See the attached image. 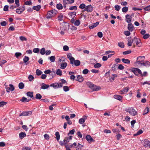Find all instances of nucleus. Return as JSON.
Here are the masks:
<instances>
[{
	"label": "nucleus",
	"instance_id": "1",
	"mask_svg": "<svg viewBox=\"0 0 150 150\" xmlns=\"http://www.w3.org/2000/svg\"><path fill=\"white\" fill-rule=\"evenodd\" d=\"M87 85L93 91H98L101 89L100 87L93 84L90 82H88Z\"/></svg>",
	"mask_w": 150,
	"mask_h": 150
},
{
	"label": "nucleus",
	"instance_id": "2",
	"mask_svg": "<svg viewBox=\"0 0 150 150\" xmlns=\"http://www.w3.org/2000/svg\"><path fill=\"white\" fill-rule=\"evenodd\" d=\"M125 111L128 112L131 115L134 116L137 114V112L132 107H129L125 109Z\"/></svg>",
	"mask_w": 150,
	"mask_h": 150
},
{
	"label": "nucleus",
	"instance_id": "3",
	"mask_svg": "<svg viewBox=\"0 0 150 150\" xmlns=\"http://www.w3.org/2000/svg\"><path fill=\"white\" fill-rule=\"evenodd\" d=\"M57 11L55 9L49 11L48 12L46 16V18L47 19L50 18L54 16L57 13Z\"/></svg>",
	"mask_w": 150,
	"mask_h": 150
},
{
	"label": "nucleus",
	"instance_id": "4",
	"mask_svg": "<svg viewBox=\"0 0 150 150\" xmlns=\"http://www.w3.org/2000/svg\"><path fill=\"white\" fill-rule=\"evenodd\" d=\"M129 70L131 72H133L136 76H138L139 74H142V71L138 68H132V69H129Z\"/></svg>",
	"mask_w": 150,
	"mask_h": 150
},
{
	"label": "nucleus",
	"instance_id": "5",
	"mask_svg": "<svg viewBox=\"0 0 150 150\" xmlns=\"http://www.w3.org/2000/svg\"><path fill=\"white\" fill-rule=\"evenodd\" d=\"M70 63L72 67H74V66H78L81 64V62L79 60H75L74 58L71 60Z\"/></svg>",
	"mask_w": 150,
	"mask_h": 150
},
{
	"label": "nucleus",
	"instance_id": "6",
	"mask_svg": "<svg viewBox=\"0 0 150 150\" xmlns=\"http://www.w3.org/2000/svg\"><path fill=\"white\" fill-rule=\"evenodd\" d=\"M132 42L133 44L136 43L138 47H140L142 45L140 40L135 37H134L133 39Z\"/></svg>",
	"mask_w": 150,
	"mask_h": 150
},
{
	"label": "nucleus",
	"instance_id": "7",
	"mask_svg": "<svg viewBox=\"0 0 150 150\" xmlns=\"http://www.w3.org/2000/svg\"><path fill=\"white\" fill-rule=\"evenodd\" d=\"M25 8L24 5L20 6L16 10V11L17 13L18 14L22 13L25 10Z\"/></svg>",
	"mask_w": 150,
	"mask_h": 150
},
{
	"label": "nucleus",
	"instance_id": "8",
	"mask_svg": "<svg viewBox=\"0 0 150 150\" xmlns=\"http://www.w3.org/2000/svg\"><path fill=\"white\" fill-rule=\"evenodd\" d=\"M69 25L68 23H64L62 25V27H60V29L63 30H67L69 29Z\"/></svg>",
	"mask_w": 150,
	"mask_h": 150
},
{
	"label": "nucleus",
	"instance_id": "9",
	"mask_svg": "<svg viewBox=\"0 0 150 150\" xmlns=\"http://www.w3.org/2000/svg\"><path fill=\"white\" fill-rule=\"evenodd\" d=\"M143 144L145 147L150 148V141L147 139H145L143 142Z\"/></svg>",
	"mask_w": 150,
	"mask_h": 150
},
{
	"label": "nucleus",
	"instance_id": "10",
	"mask_svg": "<svg viewBox=\"0 0 150 150\" xmlns=\"http://www.w3.org/2000/svg\"><path fill=\"white\" fill-rule=\"evenodd\" d=\"M32 111H23L20 115L19 116L30 115L32 114Z\"/></svg>",
	"mask_w": 150,
	"mask_h": 150
},
{
	"label": "nucleus",
	"instance_id": "11",
	"mask_svg": "<svg viewBox=\"0 0 150 150\" xmlns=\"http://www.w3.org/2000/svg\"><path fill=\"white\" fill-rule=\"evenodd\" d=\"M145 57L144 56H139L137 57V60L136 62V63L139 64L141 63L144 60Z\"/></svg>",
	"mask_w": 150,
	"mask_h": 150
},
{
	"label": "nucleus",
	"instance_id": "12",
	"mask_svg": "<svg viewBox=\"0 0 150 150\" xmlns=\"http://www.w3.org/2000/svg\"><path fill=\"white\" fill-rule=\"evenodd\" d=\"M132 17L129 14H127L125 16V20L127 23H130L132 21Z\"/></svg>",
	"mask_w": 150,
	"mask_h": 150
},
{
	"label": "nucleus",
	"instance_id": "13",
	"mask_svg": "<svg viewBox=\"0 0 150 150\" xmlns=\"http://www.w3.org/2000/svg\"><path fill=\"white\" fill-rule=\"evenodd\" d=\"M9 87H8L6 89L7 92L8 93L10 91H13L14 90V87L13 85L10 84L9 85Z\"/></svg>",
	"mask_w": 150,
	"mask_h": 150
},
{
	"label": "nucleus",
	"instance_id": "14",
	"mask_svg": "<svg viewBox=\"0 0 150 150\" xmlns=\"http://www.w3.org/2000/svg\"><path fill=\"white\" fill-rule=\"evenodd\" d=\"M129 89V88L128 87L124 88L123 89L121 90L120 91V93L121 94H123L125 93H126L128 92Z\"/></svg>",
	"mask_w": 150,
	"mask_h": 150
},
{
	"label": "nucleus",
	"instance_id": "15",
	"mask_svg": "<svg viewBox=\"0 0 150 150\" xmlns=\"http://www.w3.org/2000/svg\"><path fill=\"white\" fill-rule=\"evenodd\" d=\"M86 139L88 142L89 143L94 142V140L91 137V136L89 135H86Z\"/></svg>",
	"mask_w": 150,
	"mask_h": 150
},
{
	"label": "nucleus",
	"instance_id": "16",
	"mask_svg": "<svg viewBox=\"0 0 150 150\" xmlns=\"http://www.w3.org/2000/svg\"><path fill=\"white\" fill-rule=\"evenodd\" d=\"M86 119H87V117L85 115L83 116L82 118L79 119V122L81 124H83Z\"/></svg>",
	"mask_w": 150,
	"mask_h": 150
},
{
	"label": "nucleus",
	"instance_id": "17",
	"mask_svg": "<svg viewBox=\"0 0 150 150\" xmlns=\"http://www.w3.org/2000/svg\"><path fill=\"white\" fill-rule=\"evenodd\" d=\"M127 28L129 31L132 32L134 30V26L132 23H129L127 26Z\"/></svg>",
	"mask_w": 150,
	"mask_h": 150
},
{
	"label": "nucleus",
	"instance_id": "18",
	"mask_svg": "<svg viewBox=\"0 0 150 150\" xmlns=\"http://www.w3.org/2000/svg\"><path fill=\"white\" fill-rule=\"evenodd\" d=\"M99 24L98 22H97L96 23L92 24L89 26V28L90 29H91L94 28L95 27L97 26Z\"/></svg>",
	"mask_w": 150,
	"mask_h": 150
},
{
	"label": "nucleus",
	"instance_id": "19",
	"mask_svg": "<svg viewBox=\"0 0 150 150\" xmlns=\"http://www.w3.org/2000/svg\"><path fill=\"white\" fill-rule=\"evenodd\" d=\"M84 80L83 78L81 75H78L76 80L80 82H82Z\"/></svg>",
	"mask_w": 150,
	"mask_h": 150
},
{
	"label": "nucleus",
	"instance_id": "20",
	"mask_svg": "<svg viewBox=\"0 0 150 150\" xmlns=\"http://www.w3.org/2000/svg\"><path fill=\"white\" fill-rule=\"evenodd\" d=\"M87 12H91L93 10V7L91 5H88L86 6Z\"/></svg>",
	"mask_w": 150,
	"mask_h": 150
},
{
	"label": "nucleus",
	"instance_id": "21",
	"mask_svg": "<svg viewBox=\"0 0 150 150\" xmlns=\"http://www.w3.org/2000/svg\"><path fill=\"white\" fill-rule=\"evenodd\" d=\"M49 85L48 84H46L45 83H43L41 84V89H45L48 88L49 87Z\"/></svg>",
	"mask_w": 150,
	"mask_h": 150
},
{
	"label": "nucleus",
	"instance_id": "22",
	"mask_svg": "<svg viewBox=\"0 0 150 150\" xmlns=\"http://www.w3.org/2000/svg\"><path fill=\"white\" fill-rule=\"evenodd\" d=\"M50 86L54 88H58L59 83H52L50 85Z\"/></svg>",
	"mask_w": 150,
	"mask_h": 150
},
{
	"label": "nucleus",
	"instance_id": "23",
	"mask_svg": "<svg viewBox=\"0 0 150 150\" xmlns=\"http://www.w3.org/2000/svg\"><path fill=\"white\" fill-rule=\"evenodd\" d=\"M41 6L40 5H38L36 6H34L33 7V9L36 11H38L41 8Z\"/></svg>",
	"mask_w": 150,
	"mask_h": 150
},
{
	"label": "nucleus",
	"instance_id": "24",
	"mask_svg": "<svg viewBox=\"0 0 150 150\" xmlns=\"http://www.w3.org/2000/svg\"><path fill=\"white\" fill-rule=\"evenodd\" d=\"M31 100V99H28L24 97H23L22 98V99L20 100V101H22V102L26 103L28 102L29 101Z\"/></svg>",
	"mask_w": 150,
	"mask_h": 150
},
{
	"label": "nucleus",
	"instance_id": "25",
	"mask_svg": "<svg viewBox=\"0 0 150 150\" xmlns=\"http://www.w3.org/2000/svg\"><path fill=\"white\" fill-rule=\"evenodd\" d=\"M113 97L114 98L120 101L122 100V97L120 95H115Z\"/></svg>",
	"mask_w": 150,
	"mask_h": 150
},
{
	"label": "nucleus",
	"instance_id": "26",
	"mask_svg": "<svg viewBox=\"0 0 150 150\" xmlns=\"http://www.w3.org/2000/svg\"><path fill=\"white\" fill-rule=\"evenodd\" d=\"M27 95L29 97L34 99L33 94V92L29 91L27 92L26 93Z\"/></svg>",
	"mask_w": 150,
	"mask_h": 150
},
{
	"label": "nucleus",
	"instance_id": "27",
	"mask_svg": "<svg viewBox=\"0 0 150 150\" xmlns=\"http://www.w3.org/2000/svg\"><path fill=\"white\" fill-rule=\"evenodd\" d=\"M60 66V68L62 69H64L67 66V64L66 62L62 63L61 64Z\"/></svg>",
	"mask_w": 150,
	"mask_h": 150
},
{
	"label": "nucleus",
	"instance_id": "28",
	"mask_svg": "<svg viewBox=\"0 0 150 150\" xmlns=\"http://www.w3.org/2000/svg\"><path fill=\"white\" fill-rule=\"evenodd\" d=\"M122 61L125 64H129L130 63V60L127 59L122 58Z\"/></svg>",
	"mask_w": 150,
	"mask_h": 150
},
{
	"label": "nucleus",
	"instance_id": "29",
	"mask_svg": "<svg viewBox=\"0 0 150 150\" xmlns=\"http://www.w3.org/2000/svg\"><path fill=\"white\" fill-rule=\"evenodd\" d=\"M26 136V134L25 132H21L19 134V138L21 139H23L24 137Z\"/></svg>",
	"mask_w": 150,
	"mask_h": 150
},
{
	"label": "nucleus",
	"instance_id": "30",
	"mask_svg": "<svg viewBox=\"0 0 150 150\" xmlns=\"http://www.w3.org/2000/svg\"><path fill=\"white\" fill-rule=\"evenodd\" d=\"M76 12L75 11H74L72 12L69 13L68 14V15L69 16L72 18H74L76 16Z\"/></svg>",
	"mask_w": 150,
	"mask_h": 150
},
{
	"label": "nucleus",
	"instance_id": "31",
	"mask_svg": "<svg viewBox=\"0 0 150 150\" xmlns=\"http://www.w3.org/2000/svg\"><path fill=\"white\" fill-rule=\"evenodd\" d=\"M56 8L58 10H61L63 8V7L62 4L59 3L57 4Z\"/></svg>",
	"mask_w": 150,
	"mask_h": 150
},
{
	"label": "nucleus",
	"instance_id": "32",
	"mask_svg": "<svg viewBox=\"0 0 150 150\" xmlns=\"http://www.w3.org/2000/svg\"><path fill=\"white\" fill-rule=\"evenodd\" d=\"M48 59L51 62H53L55 61V58L54 56H52L50 57H49Z\"/></svg>",
	"mask_w": 150,
	"mask_h": 150
},
{
	"label": "nucleus",
	"instance_id": "33",
	"mask_svg": "<svg viewBox=\"0 0 150 150\" xmlns=\"http://www.w3.org/2000/svg\"><path fill=\"white\" fill-rule=\"evenodd\" d=\"M29 60V58L27 56H25L23 59V61L24 63H26V64H26V62Z\"/></svg>",
	"mask_w": 150,
	"mask_h": 150
},
{
	"label": "nucleus",
	"instance_id": "34",
	"mask_svg": "<svg viewBox=\"0 0 150 150\" xmlns=\"http://www.w3.org/2000/svg\"><path fill=\"white\" fill-rule=\"evenodd\" d=\"M19 88L20 89H23L24 87V84L23 82H20L18 84Z\"/></svg>",
	"mask_w": 150,
	"mask_h": 150
},
{
	"label": "nucleus",
	"instance_id": "35",
	"mask_svg": "<svg viewBox=\"0 0 150 150\" xmlns=\"http://www.w3.org/2000/svg\"><path fill=\"white\" fill-rule=\"evenodd\" d=\"M55 135L56 136V139L57 141H58L60 139V135L59 133V132H57L55 133Z\"/></svg>",
	"mask_w": 150,
	"mask_h": 150
},
{
	"label": "nucleus",
	"instance_id": "36",
	"mask_svg": "<svg viewBox=\"0 0 150 150\" xmlns=\"http://www.w3.org/2000/svg\"><path fill=\"white\" fill-rule=\"evenodd\" d=\"M42 73V71L39 69H37L36 71V74L37 75L40 76Z\"/></svg>",
	"mask_w": 150,
	"mask_h": 150
},
{
	"label": "nucleus",
	"instance_id": "37",
	"mask_svg": "<svg viewBox=\"0 0 150 150\" xmlns=\"http://www.w3.org/2000/svg\"><path fill=\"white\" fill-rule=\"evenodd\" d=\"M67 56L68 58L69 59L70 62L74 58V57L72 56L71 54V53H69L67 54Z\"/></svg>",
	"mask_w": 150,
	"mask_h": 150
},
{
	"label": "nucleus",
	"instance_id": "38",
	"mask_svg": "<svg viewBox=\"0 0 150 150\" xmlns=\"http://www.w3.org/2000/svg\"><path fill=\"white\" fill-rule=\"evenodd\" d=\"M143 132L142 130L140 129L136 133L134 134V136H137L138 135H139L143 133Z\"/></svg>",
	"mask_w": 150,
	"mask_h": 150
},
{
	"label": "nucleus",
	"instance_id": "39",
	"mask_svg": "<svg viewBox=\"0 0 150 150\" xmlns=\"http://www.w3.org/2000/svg\"><path fill=\"white\" fill-rule=\"evenodd\" d=\"M68 0H63V4L64 8L66 7V4H68Z\"/></svg>",
	"mask_w": 150,
	"mask_h": 150
},
{
	"label": "nucleus",
	"instance_id": "40",
	"mask_svg": "<svg viewBox=\"0 0 150 150\" xmlns=\"http://www.w3.org/2000/svg\"><path fill=\"white\" fill-rule=\"evenodd\" d=\"M83 146L78 143V145L76 147V150H81V149Z\"/></svg>",
	"mask_w": 150,
	"mask_h": 150
},
{
	"label": "nucleus",
	"instance_id": "41",
	"mask_svg": "<svg viewBox=\"0 0 150 150\" xmlns=\"http://www.w3.org/2000/svg\"><path fill=\"white\" fill-rule=\"evenodd\" d=\"M56 74L59 76L62 75V71L59 69H58L56 72Z\"/></svg>",
	"mask_w": 150,
	"mask_h": 150
},
{
	"label": "nucleus",
	"instance_id": "42",
	"mask_svg": "<svg viewBox=\"0 0 150 150\" xmlns=\"http://www.w3.org/2000/svg\"><path fill=\"white\" fill-rule=\"evenodd\" d=\"M101 66L102 65L101 64L98 63L94 64V67L96 68H98L101 67Z\"/></svg>",
	"mask_w": 150,
	"mask_h": 150
},
{
	"label": "nucleus",
	"instance_id": "43",
	"mask_svg": "<svg viewBox=\"0 0 150 150\" xmlns=\"http://www.w3.org/2000/svg\"><path fill=\"white\" fill-rule=\"evenodd\" d=\"M42 97V96L40 93H37L35 95V98L37 99H40Z\"/></svg>",
	"mask_w": 150,
	"mask_h": 150
},
{
	"label": "nucleus",
	"instance_id": "44",
	"mask_svg": "<svg viewBox=\"0 0 150 150\" xmlns=\"http://www.w3.org/2000/svg\"><path fill=\"white\" fill-rule=\"evenodd\" d=\"M128 7L125 6L122 8V11L123 12L126 13L128 11Z\"/></svg>",
	"mask_w": 150,
	"mask_h": 150
},
{
	"label": "nucleus",
	"instance_id": "45",
	"mask_svg": "<svg viewBox=\"0 0 150 150\" xmlns=\"http://www.w3.org/2000/svg\"><path fill=\"white\" fill-rule=\"evenodd\" d=\"M70 10H74L76 11L77 10V7L76 6H71L69 8Z\"/></svg>",
	"mask_w": 150,
	"mask_h": 150
},
{
	"label": "nucleus",
	"instance_id": "46",
	"mask_svg": "<svg viewBox=\"0 0 150 150\" xmlns=\"http://www.w3.org/2000/svg\"><path fill=\"white\" fill-rule=\"evenodd\" d=\"M40 53L42 55H44L45 53V48H42L40 50Z\"/></svg>",
	"mask_w": 150,
	"mask_h": 150
},
{
	"label": "nucleus",
	"instance_id": "47",
	"mask_svg": "<svg viewBox=\"0 0 150 150\" xmlns=\"http://www.w3.org/2000/svg\"><path fill=\"white\" fill-rule=\"evenodd\" d=\"M63 89L65 92H67L69 91V87L67 86H64L63 87Z\"/></svg>",
	"mask_w": 150,
	"mask_h": 150
},
{
	"label": "nucleus",
	"instance_id": "48",
	"mask_svg": "<svg viewBox=\"0 0 150 150\" xmlns=\"http://www.w3.org/2000/svg\"><path fill=\"white\" fill-rule=\"evenodd\" d=\"M74 23L75 25L78 26L80 24V22L79 20H77L75 21Z\"/></svg>",
	"mask_w": 150,
	"mask_h": 150
},
{
	"label": "nucleus",
	"instance_id": "49",
	"mask_svg": "<svg viewBox=\"0 0 150 150\" xmlns=\"http://www.w3.org/2000/svg\"><path fill=\"white\" fill-rule=\"evenodd\" d=\"M21 55H22V54L21 53L18 52H17L15 54V56H16V58H18L20 56H21Z\"/></svg>",
	"mask_w": 150,
	"mask_h": 150
},
{
	"label": "nucleus",
	"instance_id": "50",
	"mask_svg": "<svg viewBox=\"0 0 150 150\" xmlns=\"http://www.w3.org/2000/svg\"><path fill=\"white\" fill-rule=\"evenodd\" d=\"M150 36V35L149 34H145L144 35L143 38L144 39H146L148 38Z\"/></svg>",
	"mask_w": 150,
	"mask_h": 150
},
{
	"label": "nucleus",
	"instance_id": "51",
	"mask_svg": "<svg viewBox=\"0 0 150 150\" xmlns=\"http://www.w3.org/2000/svg\"><path fill=\"white\" fill-rule=\"evenodd\" d=\"M28 79L29 81H31L34 80V77L32 75H30L28 77Z\"/></svg>",
	"mask_w": 150,
	"mask_h": 150
},
{
	"label": "nucleus",
	"instance_id": "52",
	"mask_svg": "<svg viewBox=\"0 0 150 150\" xmlns=\"http://www.w3.org/2000/svg\"><path fill=\"white\" fill-rule=\"evenodd\" d=\"M149 112V109L148 107L146 108L144 110V115L147 114Z\"/></svg>",
	"mask_w": 150,
	"mask_h": 150
},
{
	"label": "nucleus",
	"instance_id": "53",
	"mask_svg": "<svg viewBox=\"0 0 150 150\" xmlns=\"http://www.w3.org/2000/svg\"><path fill=\"white\" fill-rule=\"evenodd\" d=\"M118 45L119 47L121 48H124L125 47L124 44L122 42H120L118 43Z\"/></svg>",
	"mask_w": 150,
	"mask_h": 150
},
{
	"label": "nucleus",
	"instance_id": "54",
	"mask_svg": "<svg viewBox=\"0 0 150 150\" xmlns=\"http://www.w3.org/2000/svg\"><path fill=\"white\" fill-rule=\"evenodd\" d=\"M132 51L131 50H129L125 51L123 52V54L124 55H126L130 54L131 53Z\"/></svg>",
	"mask_w": 150,
	"mask_h": 150
},
{
	"label": "nucleus",
	"instance_id": "55",
	"mask_svg": "<svg viewBox=\"0 0 150 150\" xmlns=\"http://www.w3.org/2000/svg\"><path fill=\"white\" fill-rule=\"evenodd\" d=\"M86 6V5L84 4H81L79 6V8H80L83 9L85 8Z\"/></svg>",
	"mask_w": 150,
	"mask_h": 150
},
{
	"label": "nucleus",
	"instance_id": "56",
	"mask_svg": "<svg viewBox=\"0 0 150 150\" xmlns=\"http://www.w3.org/2000/svg\"><path fill=\"white\" fill-rule=\"evenodd\" d=\"M124 68V67L121 64H119L118 69L120 70H122Z\"/></svg>",
	"mask_w": 150,
	"mask_h": 150
},
{
	"label": "nucleus",
	"instance_id": "57",
	"mask_svg": "<svg viewBox=\"0 0 150 150\" xmlns=\"http://www.w3.org/2000/svg\"><path fill=\"white\" fill-rule=\"evenodd\" d=\"M20 39L22 41H27V38L24 37V36H21L20 37Z\"/></svg>",
	"mask_w": 150,
	"mask_h": 150
},
{
	"label": "nucleus",
	"instance_id": "58",
	"mask_svg": "<svg viewBox=\"0 0 150 150\" xmlns=\"http://www.w3.org/2000/svg\"><path fill=\"white\" fill-rule=\"evenodd\" d=\"M88 70L87 69H86L83 71L82 73L84 74H86L88 73Z\"/></svg>",
	"mask_w": 150,
	"mask_h": 150
},
{
	"label": "nucleus",
	"instance_id": "59",
	"mask_svg": "<svg viewBox=\"0 0 150 150\" xmlns=\"http://www.w3.org/2000/svg\"><path fill=\"white\" fill-rule=\"evenodd\" d=\"M124 34L127 36H129L130 34V33L129 31H125L124 32Z\"/></svg>",
	"mask_w": 150,
	"mask_h": 150
},
{
	"label": "nucleus",
	"instance_id": "60",
	"mask_svg": "<svg viewBox=\"0 0 150 150\" xmlns=\"http://www.w3.org/2000/svg\"><path fill=\"white\" fill-rule=\"evenodd\" d=\"M32 4V3L31 1H27L24 3V4L26 5H31Z\"/></svg>",
	"mask_w": 150,
	"mask_h": 150
},
{
	"label": "nucleus",
	"instance_id": "61",
	"mask_svg": "<svg viewBox=\"0 0 150 150\" xmlns=\"http://www.w3.org/2000/svg\"><path fill=\"white\" fill-rule=\"evenodd\" d=\"M144 9L145 11H149L150 10V5L144 8Z\"/></svg>",
	"mask_w": 150,
	"mask_h": 150
},
{
	"label": "nucleus",
	"instance_id": "62",
	"mask_svg": "<svg viewBox=\"0 0 150 150\" xmlns=\"http://www.w3.org/2000/svg\"><path fill=\"white\" fill-rule=\"evenodd\" d=\"M63 50L64 51H67L69 50V47L67 45H64L63 47Z\"/></svg>",
	"mask_w": 150,
	"mask_h": 150
},
{
	"label": "nucleus",
	"instance_id": "63",
	"mask_svg": "<svg viewBox=\"0 0 150 150\" xmlns=\"http://www.w3.org/2000/svg\"><path fill=\"white\" fill-rule=\"evenodd\" d=\"M40 51V50L38 48H34L33 49V51L35 53H38Z\"/></svg>",
	"mask_w": 150,
	"mask_h": 150
},
{
	"label": "nucleus",
	"instance_id": "64",
	"mask_svg": "<svg viewBox=\"0 0 150 150\" xmlns=\"http://www.w3.org/2000/svg\"><path fill=\"white\" fill-rule=\"evenodd\" d=\"M145 66L146 67H149L150 65V62L147 61H145Z\"/></svg>",
	"mask_w": 150,
	"mask_h": 150
}]
</instances>
